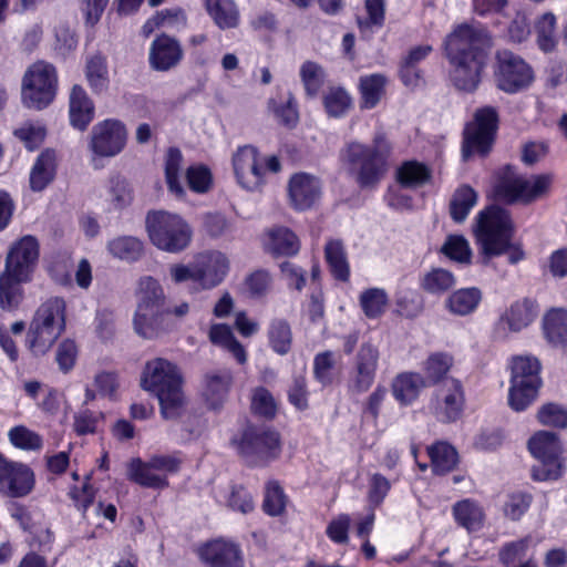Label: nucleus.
Segmentation results:
<instances>
[{
    "label": "nucleus",
    "instance_id": "nucleus-1",
    "mask_svg": "<svg viewBox=\"0 0 567 567\" xmlns=\"http://www.w3.org/2000/svg\"><path fill=\"white\" fill-rule=\"evenodd\" d=\"M491 47V35L481 25L460 24L446 37L445 55L457 90L473 92L478 87Z\"/></svg>",
    "mask_w": 567,
    "mask_h": 567
},
{
    "label": "nucleus",
    "instance_id": "nucleus-2",
    "mask_svg": "<svg viewBox=\"0 0 567 567\" xmlns=\"http://www.w3.org/2000/svg\"><path fill=\"white\" fill-rule=\"evenodd\" d=\"M514 226L507 210L491 206L481 212L477 217L475 236L484 255V264L488 258L508 255L511 264H517L524 259L525 254L519 245L512 244Z\"/></svg>",
    "mask_w": 567,
    "mask_h": 567
},
{
    "label": "nucleus",
    "instance_id": "nucleus-3",
    "mask_svg": "<svg viewBox=\"0 0 567 567\" xmlns=\"http://www.w3.org/2000/svg\"><path fill=\"white\" fill-rule=\"evenodd\" d=\"M392 146L385 133H375L372 145L350 142L341 151V158L355 171V178L361 187H372L386 172V161Z\"/></svg>",
    "mask_w": 567,
    "mask_h": 567
},
{
    "label": "nucleus",
    "instance_id": "nucleus-4",
    "mask_svg": "<svg viewBox=\"0 0 567 567\" xmlns=\"http://www.w3.org/2000/svg\"><path fill=\"white\" fill-rule=\"evenodd\" d=\"M65 329V301L51 297L37 309L28 332V346L35 355H42Z\"/></svg>",
    "mask_w": 567,
    "mask_h": 567
},
{
    "label": "nucleus",
    "instance_id": "nucleus-5",
    "mask_svg": "<svg viewBox=\"0 0 567 567\" xmlns=\"http://www.w3.org/2000/svg\"><path fill=\"white\" fill-rule=\"evenodd\" d=\"M146 229L152 244L171 254L185 250L193 237L190 226L181 216L163 210L147 214Z\"/></svg>",
    "mask_w": 567,
    "mask_h": 567
},
{
    "label": "nucleus",
    "instance_id": "nucleus-6",
    "mask_svg": "<svg viewBox=\"0 0 567 567\" xmlns=\"http://www.w3.org/2000/svg\"><path fill=\"white\" fill-rule=\"evenodd\" d=\"M553 183L550 174L533 175L524 177L512 167H506L495 185L496 196L506 203L529 204L549 192Z\"/></svg>",
    "mask_w": 567,
    "mask_h": 567
},
{
    "label": "nucleus",
    "instance_id": "nucleus-7",
    "mask_svg": "<svg viewBox=\"0 0 567 567\" xmlns=\"http://www.w3.org/2000/svg\"><path fill=\"white\" fill-rule=\"evenodd\" d=\"M56 86L55 68L44 61L31 64L22 79L21 97L29 109L42 110L54 99Z\"/></svg>",
    "mask_w": 567,
    "mask_h": 567
},
{
    "label": "nucleus",
    "instance_id": "nucleus-8",
    "mask_svg": "<svg viewBox=\"0 0 567 567\" xmlns=\"http://www.w3.org/2000/svg\"><path fill=\"white\" fill-rule=\"evenodd\" d=\"M528 449L538 461L532 468V477L535 481H551L561 476V445L555 433L539 431L528 441Z\"/></svg>",
    "mask_w": 567,
    "mask_h": 567
},
{
    "label": "nucleus",
    "instance_id": "nucleus-9",
    "mask_svg": "<svg viewBox=\"0 0 567 567\" xmlns=\"http://www.w3.org/2000/svg\"><path fill=\"white\" fill-rule=\"evenodd\" d=\"M237 450L251 464L266 463L280 454V435L271 427L249 424L237 442Z\"/></svg>",
    "mask_w": 567,
    "mask_h": 567
},
{
    "label": "nucleus",
    "instance_id": "nucleus-10",
    "mask_svg": "<svg viewBox=\"0 0 567 567\" xmlns=\"http://www.w3.org/2000/svg\"><path fill=\"white\" fill-rule=\"evenodd\" d=\"M498 116L494 107L486 106L477 110L474 122L468 124L464 132L462 154L468 159L472 154L485 155L494 142Z\"/></svg>",
    "mask_w": 567,
    "mask_h": 567
},
{
    "label": "nucleus",
    "instance_id": "nucleus-11",
    "mask_svg": "<svg viewBox=\"0 0 567 567\" xmlns=\"http://www.w3.org/2000/svg\"><path fill=\"white\" fill-rule=\"evenodd\" d=\"M496 59L495 80L499 90L516 93L528 87L534 81L532 68L520 56L502 50L497 52Z\"/></svg>",
    "mask_w": 567,
    "mask_h": 567
},
{
    "label": "nucleus",
    "instance_id": "nucleus-12",
    "mask_svg": "<svg viewBox=\"0 0 567 567\" xmlns=\"http://www.w3.org/2000/svg\"><path fill=\"white\" fill-rule=\"evenodd\" d=\"M233 167L238 184L250 192L265 184L266 169L259 152L251 145L239 147L233 155Z\"/></svg>",
    "mask_w": 567,
    "mask_h": 567
},
{
    "label": "nucleus",
    "instance_id": "nucleus-13",
    "mask_svg": "<svg viewBox=\"0 0 567 567\" xmlns=\"http://www.w3.org/2000/svg\"><path fill=\"white\" fill-rule=\"evenodd\" d=\"M184 377L176 364L163 359L148 360L141 373L143 390H181Z\"/></svg>",
    "mask_w": 567,
    "mask_h": 567
},
{
    "label": "nucleus",
    "instance_id": "nucleus-14",
    "mask_svg": "<svg viewBox=\"0 0 567 567\" xmlns=\"http://www.w3.org/2000/svg\"><path fill=\"white\" fill-rule=\"evenodd\" d=\"M39 258V244L32 236H24L10 247L3 270L14 277L31 280Z\"/></svg>",
    "mask_w": 567,
    "mask_h": 567
},
{
    "label": "nucleus",
    "instance_id": "nucleus-15",
    "mask_svg": "<svg viewBox=\"0 0 567 567\" xmlns=\"http://www.w3.org/2000/svg\"><path fill=\"white\" fill-rule=\"evenodd\" d=\"M537 317V307L534 301L523 299L514 302L496 321L493 328L495 340H506L509 332H519L527 328Z\"/></svg>",
    "mask_w": 567,
    "mask_h": 567
},
{
    "label": "nucleus",
    "instance_id": "nucleus-16",
    "mask_svg": "<svg viewBox=\"0 0 567 567\" xmlns=\"http://www.w3.org/2000/svg\"><path fill=\"white\" fill-rule=\"evenodd\" d=\"M197 286L208 290L217 287L229 270L227 256L219 250L199 252L194 258Z\"/></svg>",
    "mask_w": 567,
    "mask_h": 567
},
{
    "label": "nucleus",
    "instance_id": "nucleus-17",
    "mask_svg": "<svg viewBox=\"0 0 567 567\" xmlns=\"http://www.w3.org/2000/svg\"><path fill=\"white\" fill-rule=\"evenodd\" d=\"M34 486V474L22 463L7 462L0 455V493L8 497H23Z\"/></svg>",
    "mask_w": 567,
    "mask_h": 567
},
{
    "label": "nucleus",
    "instance_id": "nucleus-18",
    "mask_svg": "<svg viewBox=\"0 0 567 567\" xmlns=\"http://www.w3.org/2000/svg\"><path fill=\"white\" fill-rule=\"evenodd\" d=\"M125 142L124 125L115 120H106L93 127L90 147L99 156H114L123 150Z\"/></svg>",
    "mask_w": 567,
    "mask_h": 567
},
{
    "label": "nucleus",
    "instance_id": "nucleus-19",
    "mask_svg": "<svg viewBox=\"0 0 567 567\" xmlns=\"http://www.w3.org/2000/svg\"><path fill=\"white\" fill-rule=\"evenodd\" d=\"M199 555L210 567H244L239 547L223 539L207 543L200 548Z\"/></svg>",
    "mask_w": 567,
    "mask_h": 567
},
{
    "label": "nucleus",
    "instance_id": "nucleus-20",
    "mask_svg": "<svg viewBox=\"0 0 567 567\" xmlns=\"http://www.w3.org/2000/svg\"><path fill=\"white\" fill-rule=\"evenodd\" d=\"M512 378L509 390H539L543 385L540 363L538 359L528 355L515 357L511 364Z\"/></svg>",
    "mask_w": 567,
    "mask_h": 567
},
{
    "label": "nucleus",
    "instance_id": "nucleus-21",
    "mask_svg": "<svg viewBox=\"0 0 567 567\" xmlns=\"http://www.w3.org/2000/svg\"><path fill=\"white\" fill-rule=\"evenodd\" d=\"M184 52L179 42L166 34L157 37L150 50V64L156 71H168L183 59Z\"/></svg>",
    "mask_w": 567,
    "mask_h": 567
},
{
    "label": "nucleus",
    "instance_id": "nucleus-22",
    "mask_svg": "<svg viewBox=\"0 0 567 567\" xmlns=\"http://www.w3.org/2000/svg\"><path fill=\"white\" fill-rule=\"evenodd\" d=\"M320 194L321 185L317 177L299 173L290 178L289 197L296 209L310 208L318 200Z\"/></svg>",
    "mask_w": 567,
    "mask_h": 567
},
{
    "label": "nucleus",
    "instance_id": "nucleus-23",
    "mask_svg": "<svg viewBox=\"0 0 567 567\" xmlns=\"http://www.w3.org/2000/svg\"><path fill=\"white\" fill-rule=\"evenodd\" d=\"M262 246L274 257L293 256L300 249V241L289 228L272 226L265 231Z\"/></svg>",
    "mask_w": 567,
    "mask_h": 567
},
{
    "label": "nucleus",
    "instance_id": "nucleus-24",
    "mask_svg": "<svg viewBox=\"0 0 567 567\" xmlns=\"http://www.w3.org/2000/svg\"><path fill=\"white\" fill-rule=\"evenodd\" d=\"M135 332L148 340L157 339L171 330V324L164 310H141L136 309L134 316Z\"/></svg>",
    "mask_w": 567,
    "mask_h": 567
},
{
    "label": "nucleus",
    "instance_id": "nucleus-25",
    "mask_svg": "<svg viewBox=\"0 0 567 567\" xmlns=\"http://www.w3.org/2000/svg\"><path fill=\"white\" fill-rule=\"evenodd\" d=\"M94 103L81 85H73L69 99L70 123L84 131L94 117Z\"/></svg>",
    "mask_w": 567,
    "mask_h": 567
},
{
    "label": "nucleus",
    "instance_id": "nucleus-26",
    "mask_svg": "<svg viewBox=\"0 0 567 567\" xmlns=\"http://www.w3.org/2000/svg\"><path fill=\"white\" fill-rule=\"evenodd\" d=\"M463 392H434L430 409L441 422H454L463 412Z\"/></svg>",
    "mask_w": 567,
    "mask_h": 567
},
{
    "label": "nucleus",
    "instance_id": "nucleus-27",
    "mask_svg": "<svg viewBox=\"0 0 567 567\" xmlns=\"http://www.w3.org/2000/svg\"><path fill=\"white\" fill-rule=\"evenodd\" d=\"M543 329L546 340L567 353V310H549L543 319Z\"/></svg>",
    "mask_w": 567,
    "mask_h": 567
},
{
    "label": "nucleus",
    "instance_id": "nucleus-28",
    "mask_svg": "<svg viewBox=\"0 0 567 567\" xmlns=\"http://www.w3.org/2000/svg\"><path fill=\"white\" fill-rule=\"evenodd\" d=\"M452 513L455 522L470 533L480 530L485 522L483 507L471 498L456 502L452 507Z\"/></svg>",
    "mask_w": 567,
    "mask_h": 567
},
{
    "label": "nucleus",
    "instance_id": "nucleus-29",
    "mask_svg": "<svg viewBox=\"0 0 567 567\" xmlns=\"http://www.w3.org/2000/svg\"><path fill=\"white\" fill-rule=\"evenodd\" d=\"M127 477L143 487L162 489L168 486L164 474L157 473L150 461L143 462L140 458H134L128 464Z\"/></svg>",
    "mask_w": 567,
    "mask_h": 567
},
{
    "label": "nucleus",
    "instance_id": "nucleus-30",
    "mask_svg": "<svg viewBox=\"0 0 567 567\" xmlns=\"http://www.w3.org/2000/svg\"><path fill=\"white\" fill-rule=\"evenodd\" d=\"M29 281L2 270L0 272V308L4 311L18 309L24 297L22 285Z\"/></svg>",
    "mask_w": 567,
    "mask_h": 567
},
{
    "label": "nucleus",
    "instance_id": "nucleus-31",
    "mask_svg": "<svg viewBox=\"0 0 567 567\" xmlns=\"http://www.w3.org/2000/svg\"><path fill=\"white\" fill-rule=\"evenodd\" d=\"M56 156L54 151L45 150L37 158L30 173V187L34 192L43 190L54 178Z\"/></svg>",
    "mask_w": 567,
    "mask_h": 567
},
{
    "label": "nucleus",
    "instance_id": "nucleus-32",
    "mask_svg": "<svg viewBox=\"0 0 567 567\" xmlns=\"http://www.w3.org/2000/svg\"><path fill=\"white\" fill-rule=\"evenodd\" d=\"M137 298V309L141 310H163L166 300L164 289L159 282L151 276H145L140 279Z\"/></svg>",
    "mask_w": 567,
    "mask_h": 567
},
{
    "label": "nucleus",
    "instance_id": "nucleus-33",
    "mask_svg": "<svg viewBox=\"0 0 567 567\" xmlns=\"http://www.w3.org/2000/svg\"><path fill=\"white\" fill-rule=\"evenodd\" d=\"M205 8L221 30L236 28L239 23V10L234 0H205Z\"/></svg>",
    "mask_w": 567,
    "mask_h": 567
},
{
    "label": "nucleus",
    "instance_id": "nucleus-34",
    "mask_svg": "<svg viewBox=\"0 0 567 567\" xmlns=\"http://www.w3.org/2000/svg\"><path fill=\"white\" fill-rule=\"evenodd\" d=\"M482 300V292L477 288H462L454 291L445 300L446 309L456 316L472 313Z\"/></svg>",
    "mask_w": 567,
    "mask_h": 567
},
{
    "label": "nucleus",
    "instance_id": "nucleus-35",
    "mask_svg": "<svg viewBox=\"0 0 567 567\" xmlns=\"http://www.w3.org/2000/svg\"><path fill=\"white\" fill-rule=\"evenodd\" d=\"M208 337L212 343L227 349L240 364L246 362V350L235 338L228 326L223 323L213 324L209 329Z\"/></svg>",
    "mask_w": 567,
    "mask_h": 567
},
{
    "label": "nucleus",
    "instance_id": "nucleus-36",
    "mask_svg": "<svg viewBox=\"0 0 567 567\" xmlns=\"http://www.w3.org/2000/svg\"><path fill=\"white\" fill-rule=\"evenodd\" d=\"M433 471L437 474H445L453 471L458 463L456 450L447 442H436L427 447Z\"/></svg>",
    "mask_w": 567,
    "mask_h": 567
},
{
    "label": "nucleus",
    "instance_id": "nucleus-37",
    "mask_svg": "<svg viewBox=\"0 0 567 567\" xmlns=\"http://www.w3.org/2000/svg\"><path fill=\"white\" fill-rule=\"evenodd\" d=\"M182 164V152L176 147L168 148L165 155V179L169 192L178 198L185 195L181 175Z\"/></svg>",
    "mask_w": 567,
    "mask_h": 567
},
{
    "label": "nucleus",
    "instance_id": "nucleus-38",
    "mask_svg": "<svg viewBox=\"0 0 567 567\" xmlns=\"http://www.w3.org/2000/svg\"><path fill=\"white\" fill-rule=\"evenodd\" d=\"M385 78L381 74L362 76L359 83L361 109H373L384 94Z\"/></svg>",
    "mask_w": 567,
    "mask_h": 567
},
{
    "label": "nucleus",
    "instance_id": "nucleus-39",
    "mask_svg": "<svg viewBox=\"0 0 567 567\" xmlns=\"http://www.w3.org/2000/svg\"><path fill=\"white\" fill-rule=\"evenodd\" d=\"M270 348L279 355L287 354L292 346V331L290 324L284 319L271 320L268 331Z\"/></svg>",
    "mask_w": 567,
    "mask_h": 567
},
{
    "label": "nucleus",
    "instance_id": "nucleus-40",
    "mask_svg": "<svg viewBox=\"0 0 567 567\" xmlns=\"http://www.w3.org/2000/svg\"><path fill=\"white\" fill-rule=\"evenodd\" d=\"M107 249L115 258L128 262L138 260L144 254L143 243L133 236H121L111 240Z\"/></svg>",
    "mask_w": 567,
    "mask_h": 567
},
{
    "label": "nucleus",
    "instance_id": "nucleus-41",
    "mask_svg": "<svg viewBox=\"0 0 567 567\" xmlns=\"http://www.w3.org/2000/svg\"><path fill=\"white\" fill-rule=\"evenodd\" d=\"M476 202L477 194L472 187L467 185L458 187L450 202L452 219L456 223L464 221Z\"/></svg>",
    "mask_w": 567,
    "mask_h": 567
},
{
    "label": "nucleus",
    "instance_id": "nucleus-42",
    "mask_svg": "<svg viewBox=\"0 0 567 567\" xmlns=\"http://www.w3.org/2000/svg\"><path fill=\"white\" fill-rule=\"evenodd\" d=\"M379 359L378 350L371 344H363L358 353V384L361 388H369L372 384L373 375Z\"/></svg>",
    "mask_w": 567,
    "mask_h": 567
},
{
    "label": "nucleus",
    "instance_id": "nucleus-43",
    "mask_svg": "<svg viewBox=\"0 0 567 567\" xmlns=\"http://www.w3.org/2000/svg\"><path fill=\"white\" fill-rule=\"evenodd\" d=\"M324 256L334 278L347 281L350 271L342 243L340 240H330L326 245Z\"/></svg>",
    "mask_w": 567,
    "mask_h": 567
},
{
    "label": "nucleus",
    "instance_id": "nucleus-44",
    "mask_svg": "<svg viewBox=\"0 0 567 567\" xmlns=\"http://www.w3.org/2000/svg\"><path fill=\"white\" fill-rule=\"evenodd\" d=\"M85 76L89 85L95 93L105 91L109 86V71L106 59L100 54L93 55L86 61Z\"/></svg>",
    "mask_w": 567,
    "mask_h": 567
},
{
    "label": "nucleus",
    "instance_id": "nucleus-45",
    "mask_svg": "<svg viewBox=\"0 0 567 567\" xmlns=\"http://www.w3.org/2000/svg\"><path fill=\"white\" fill-rule=\"evenodd\" d=\"M456 284L454 275L443 268H433L421 279V287L431 295H442Z\"/></svg>",
    "mask_w": 567,
    "mask_h": 567
},
{
    "label": "nucleus",
    "instance_id": "nucleus-46",
    "mask_svg": "<svg viewBox=\"0 0 567 567\" xmlns=\"http://www.w3.org/2000/svg\"><path fill=\"white\" fill-rule=\"evenodd\" d=\"M323 105L331 117L343 116L352 106V99L342 87H332L323 95Z\"/></svg>",
    "mask_w": 567,
    "mask_h": 567
},
{
    "label": "nucleus",
    "instance_id": "nucleus-47",
    "mask_svg": "<svg viewBox=\"0 0 567 567\" xmlns=\"http://www.w3.org/2000/svg\"><path fill=\"white\" fill-rule=\"evenodd\" d=\"M399 182L406 187H417L431 178L430 169L417 162H406L398 171Z\"/></svg>",
    "mask_w": 567,
    "mask_h": 567
},
{
    "label": "nucleus",
    "instance_id": "nucleus-48",
    "mask_svg": "<svg viewBox=\"0 0 567 567\" xmlns=\"http://www.w3.org/2000/svg\"><path fill=\"white\" fill-rule=\"evenodd\" d=\"M300 78L309 96H315L324 81V71L316 62L306 61L300 68Z\"/></svg>",
    "mask_w": 567,
    "mask_h": 567
},
{
    "label": "nucleus",
    "instance_id": "nucleus-49",
    "mask_svg": "<svg viewBox=\"0 0 567 567\" xmlns=\"http://www.w3.org/2000/svg\"><path fill=\"white\" fill-rule=\"evenodd\" d=\"M107 199L115 209H122L128 206L133 200V192L128 183L120 177L111 178L107 190Z\"/></svg>",
    "mask_w": 567,
    "mask_h": 567
},
{
    "label": "nucleus",
    "instance_id": "nucleus-50",
    "mask_svg": "<svg viewBox=\"0 0 567 567\" xmlns=\"http://www.w3.org/2000/svg\"><path fill=\"white\" fill-rule=\"evenodd\" d=\"M161 406V413L165 419H175L185 408L183 392H155Z\"/></svg>",
    "mask_w": 567,
    "mask_h": 567
},
{
    "label": "nucleus",
    "instance_id": "nucleus-51",
    "mask_svg": "<svg viewBox=\"0 0 567 567\" xmlns=\"http://www.w3.org/2000/svg\"><path fill=\"white\" fill-rule=\"evenodd\" d=\"M556 18L551 12L544 13L536 24L537 41L542 50L551 51L556 44Z\"/></svg>",
    "mask_w": 567,
    "mask_h": 567
},
{
    "label": "nucleus",
    "instance_id": "nucleus-52",
    "mask_svg": "<svg viewBox=\"0 0 567 567\" xmlns=\"http://www.w3.org/2000/svg\"><path fill=\"white\" fill-rule=\"evenodd\" d=\"M8 435L10 442L21 450H40L42 446L41 436L23 425L11 429Z\"/></svg>",
    "mask_w": 567,
    "mask_h": 567
},
{
    "label": "nucleus",
    "instance_id": "nucleus-53",
    "mask_svg": "<svg viewBox=\"0 0 567 567\" xmlns=\"http://www.w3.org/2000/svg\"><path fill=\"white\" fill-rule=\"evenodd\" d=\"M441 251L449 258L458 262H468L471 259V249L467 240L463 236H449Z\"/></svg>",
    "mask_w": 567,
    "mask_h": 567
},
{
    "label": "nucleus",
    "instance_id": "nucleus-54",
    "mask_svg": "<svg viewBox=\"0 0 567 567\" xmlns=\"http://www.w3.org/2000/svg\"><path fill=\"white\" fill-rule=\"evenodd\" d=\"M386 300L385 292L378 288L364 291L360 298L361 307L370 318H375L384 311Z\"/></svg>",
    "mask_w": 567,
    "mask_h": 567
},
{
    "label": "nucleus",
    "instance_id": "nucleus-55",
    "mask_svg": "<svg viewBox=\"0 0 567 567\" xmlns=\"http://www.w3.org/2000/svg\"><path fill=\"white\" fill-rule=\"evenodd\" d=\"M453 364V359L449 354L445 353H434L427 358L425 361V371L427 379L431 380L434 385L437 381H440L444 375L449 372Z\"/></svg>",
    "mask_w": 567,
    "mask_h": 567
},
{
    "label": "nucleus",
    "instance_id": "nucleus-56",
    "mask_svg": "<svg viewBox=\"0 0 567 567\" xmlns=\"http://www.w3.org/2000/svg\"><path fill=\"white\" fill-rule=\"evenodd\" d=\"M45 133L43 125L32 122H27L14 131V135L31 151L43 142Z\"/></svg>",
    "mask_w": 567,
    "mask_h": 567
},
{
    "label": "nucleus",
    "instance_id": "nucleus-57",
    "mask_svg": "<svg viewBox=\"0 0 567 567\" xmlns=\"http://www.w3.org/2000/svg\"><path fill=\"white\" fill-rule=\"evenodd\" d=\"M286 506L285 494L276 482H270L266 488V495L264 499V511L270 516L280 515Z\"/></svg>",
    "mask_w": 567,
    "mask_h": 567
},
{
    "label": "nucleus",
    "instance_id": "nucleus-58",
    "mask_svg": "<svg viewBox=\"0 0 567 567\" xmlns=\"http://www.w3.org/2000/svg\"><path fill=\"white\" fill-rule=\"evenodd\" d=\"M250 410L257 416L272 419L277 412V402L270 392H252Z\"/></svg>",
    "mask_w": 567,
    "mask_h": 567
},
{
    "label": "nucleus",
    "instance_id": "nucleus-59",
    "mask_svg": "<svg viewBox=\"0 0 567 567\" xmlns=\"http://www.w3.org/2000/svg\"><path fill=\"white\" fill-rule=\"evenodd\" d=\"M537 417L544 425L557 427L567 426V409L556 403L544 404L538 411Z\"/></svg>",
    "mask_w": 567,
    "mask_h": 567
},
{
    "label": "nucleus",
    "instance_id": "nucleus-60",
    "mask_svg": "<svg viewBox=\"0 0 567 567\" xmlns=\"http://www.w3.org/2000/svg\"><path fill=\"white\" fill-rule=\"evenodd\" d=\"M529 543L530 537H525L505 544L498 553L499 561L505 566H514L516 560L523 558L526 555Z\"/></svg>",
    "mask_w": 567,
    "mask_h": 567
},
{
    "label": "nucleus",
    "instance_id": "nucleus-61",
    "mask_svg": "<svg viewBox=\"0 0 567 567\" xmlns=\"http://www.w3.org/2000/svg\"><path fill=\"white\" fill-rule=\"evenodd\" d=\"M532 503V495L527 493H513L504 505V514L512 520H518L528 509Z\"/></svg>",
    "mask_w": 567,
    "mask_h": 567
},
{
    "label": "nucleus",
    "instance_id": "nucleus-62",
    "mask_svg": "<svg viewBox=\"0 0 567 567\" xmlns=\"http://www.w3.org/2000/svg\"><path fill=\"white\" fill-rule=\"evenodd\" d=\"M186 179L192 190L196 193H205L210 187L212 175L207 167L194 165L187 168Z\"/></svg>",
    "mask_w": 567,
    "mask_h": 567
},
{
    "label": "nucleus",
    "instance_id": "nucleus-63",
    "mask_svg": "<svg viewBox=\"0 0 567 567\" xmlns=\"http://www.w3.org/2000/svg\"><path fill=\"white\" fill-rule=\"evenodd\" d=\"M351 519L349 515L341 514L332 519L327 527L328 537L337 544H347L349 540L348 530Z\"/></svg>",
    "mask_w": 567,
    "mask_h": 567
},
{
    "label": "nucleus",
    "instance_id": "nucleus-64",
    "mask_svg": "<svg viewBox=\"0 0 567 567\" xmlns=\"http://www.w3.org/2000/svg\"><path fill=\"white\" fill-rule=\"evenodd\" d=\"M227 504L233 511H238L243 514L250 513L254 509L251 495L241 486L231 489Z\"/></svg>",
    "mask_w": 567,
    "mask_h": 567
}]
</instances>
